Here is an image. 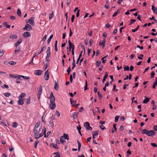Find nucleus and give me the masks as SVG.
Masks as SVG:
<instances>
[{
    "label": "nucleus",
    "mask_w": 157,
    "mask_h": 157,
    "mask_svg": "<svg viewBox=\"0 0 157 157\" xmlns=\"http://www.w3.org/2000/svg\"><path fill=\"white\" fill-rule=\"evenodd\" d=\"M20 77H22L23 78L25 79H29V77L24 76L23 75H20Z\"/></svg>",
    "instance_id": "obj_46"
},
{
    "label": "nucleus",
    "mask_w": 157,
    "mask_h": 157,
    "mask_svg": "<svg viewBox=\"0 0 157 157\" xmlns=\"http://www.w3.org/2000/svg\"><path fill=\"white\" fill-rule=\"evenodd\" d=\"M18 125V124L16 122H14L13 123V127L14 128H16Z\"/></svg>",
    "instance_id": "obj_48"
},
{
    "label": "nucleus",
    "mask_w": 157,
    "mask_h": 157,
    "mask_svg": "<svg viewBox=\"0 0 157 157\" xmlns=\"http://www.w3.org/2000/svg\"><path fill=\"white\" fill-rule=\"evenodd\" d=\"M124 71H128L129 70V67L128 66H125L124 65Z\"/></svg>",
    "instance_id": "obj_39"
},
{
    "label": "nucleus",
    "mask_w": 157,
    "mask_h": 157,
    "mask_svg": "<svg viewBox=\"0 0 157 157\" xmlns=\"http://www.w3.org/2000/svg\"><path fill=\"white\" fill-rule=\"evenodd\" d=\"M4 95L6 97H9L11 95V94L10 93H6L4 94Z\"/></svg>",
    "instance_id": "obj_35"
},
{
    "label": "nucleus",
    "mask_w": 157,
    "mask_h": 157,
    "mask_svg": "<svg viewBox=\"0 0 157 157\" xmlns=\"http://www.w3.org/2000/svg\"><path fill=\"white\" fill-rule=\"evenodd\" d=\"M35 17H31L29 19L28 22L31 25L34 26V21Z\"/></svg>",
    "instance_id": "obj_5"
},
{
    "label": "nucleus",
    "mask_w": 157,
    "mask_h": 157,
    "mask_svg": "<svg viewBox=\"0 0 157 157\" xmlns=\"http://www.w3.org/2000/svg\"><path fill=\"white\" fill-rule=\"evenodd\" d=\"M53 16V13H51L49 14V19H51L52 18V17Z\"/></svg>",
    "instance_id": "obj_56"
},
{
    "label": "nucleus",
    "mask_w": 157,
    "mask_h": 157,
    "mask_svg": "<svg viewBox=\"0 0 157 157\" xmlns=\"http://www.w3.org/2000/svg\"><path fill=\"white\" fill-rule=\"evenodd\" d=\"M60 141L62 143H64L66 142V140L64 136H62L60 138Z\"/></svg>",
    "instance_id": "obj_20"
},
{
    "label": "nucleus",
    "mask_w": 157,
    "mask_h": 157,
    "mask_svg": "<svg viewBox=\"0 0 157 157\" xmlns=\"http://www.w3.org/2000/svg\"><path fill=\"white\" fill-rule=\"evenodd\" d=\"M102 36L103 37H104V39H105V40L106 37L107 35L106 33L105 32H104L102 34Z\"/></svg>",
    "instance_id": "obj_60"
},
{
    "label": "nucleus",
    "mask_w": 157,
    "mask_h": 157,
    "mask_svg": "<svg viewBox=\"0 0 157 157\" xmlns=\"http://www.w3.org/2000/svg\"><path fill=\"white\" fill-rule=\"evenodd\" d=\"M144 56V55L142 54H140V56H138V58L140 60H142L143 59L142 57Z\"/></svg>",
    "instance_id": "obj_51"
},
{
    "label": "nucleus",
    "mask_w": 157,
    "mask_h": 157,
    "mask_svg": "<svg viewBox=\"0 0 157 157\" xmlns=\"http://www.w3.org/2000/svg\"><path fill=\"white\" fill-rule=\"evenodd\" d=\"M78 113L74 112L72 114V116L75 119H76L77 117Z\"/></svg>",
    "instance_id": "obj_24"
},
{
    "label": "nucleus",
    "mask_w": 157,
    "mask_h": 157,
    "mask_svg": "<svg viewBox=\"0 0 157 157\" xmlns=\"http://www.w3.org/2000/svg\"><path fill=\"white\" fill-rule=\"evenodd\" d=\"M20 52V48H16L14 50V53L13 55L14 56H17V54H18Z\"/></svg>",
    "instance_id": "obj_10"
},
{
    "label": "nucleus",
    "mask_w": 157,
    "mask_h": 157,
    "mask_svg": "<svg viewBox=\"0 0 157 157\" xmlns=\"http://www.w3.org/2000/svg\"><path fill=\"white\" fill-rule=\"evenodd\" d=\"M108 75L107 72H105V75L103 77V78L102 79V81L103 83H104L105 81L106 78L108 77Z\"/></svg>",
    "instance_id": "obj_18"
},
{
    "label": "nucleus",
    "mask_w": 157,
    "mask_h": 157,
    "mask_svg": "<svg viewBox=\"0 0 157 157\" xmlns=\"http://www.w3.org/2000/svg\"><path fill=\"white\" fill-rule=\"evenodd\" d=\"M108 55L105 56L104 57H103L102 58L101 60L102 61V63H105V62L106 61V57L108 56Z\"/></svg>",
    "instance_id": "obj_31"
},
{
    "label": "nucleus",
    "mask_w": 157,
    "mask_h": 157,
    "mask_svg": "<svg viewBox=\"0 0 157 157\" xmlns=\"http://www.w3.org/2000/svg\"><path fill=\"white\" fill-rule=\"evenodd\" d=\"M70 102L72 105L73 106H75V105H76V104L77 102V101L76 100H74V101H73V100H72V99L71 98H70Z\"/></svg>",
    "instance_id": "obj_17"
},
{
    "label": "nucleus",
    "mask_w": 157,
    "mask_h": 157,
    "mask_svg": "<svg viewBox=\"0 0 157 157\" xmlns=\"http://www.w3.org/2000/svg\"><path fill=\"white\" fill-rule=\"evenodd\" d=\"M9 76L11 78H17L18 79H20V75H17L16 74L13 75L10 74L9 75Z\"/></svg>",
    "instance_id": "obj_11"
},
{
    "label": "nucleus",
    "mask_w": 157,
    "mask_h": 157,
    "mask_svg": "<svg viewBox=\"0 0 157 157\" xmlns=\"http://www.w3.org/2000/svg\"><path fill=\"white\" fill-rule=\"evenodd\" d=\"M40 121H38L37 122L35 125L33 130V132L34 133V136L36 139H38L42 136L44 135L42 133L39 134L42 127L40 125Z\"/></svg>",
    "instance_id": "obj_1"
},
{
    "label": "nucleus",
    "mask_w": 157,
    "mask_h": 157,
    "mask_svg": "<svg viewBox=\"0 0 157 157\" xmlns=\"http://www.w3.org/2000/svg\"><path fill=\"white\" fill-rule=\"evenodd\" d=\"M100 128L102 130H104L105 128L102 125H101L100 126Z\"/></svg>",
    "instance_id": "obj_59"
},
{
    "label": "nucleus",
    "mask_w": 157,
    "mask_h": 157,
    "mask_svg": "<svg viewBox=\"0 0 157 157\" xmlns=\"http://www.w3.org/2000/svg\"><path fill=\"white\" fill-rule=\"evenodd\" d=\"M92 135L93 136H94L97 137L98 135V131H96L93 132H92Z\"/></svg>",
    "instance_id": "obj_23"
},
{
    "label": "nucleus",
    "mask_w": 157,
    "mask_h": 157,
    "mask_svg": "<svg viewBox=\"0 0 157 157\" xmlns=\"http://www.w3.org/2000/svg\"><path fill=\"white\" fill-rule=\"evenodd\" d=\"M42 71L40 70H35L34 71V74L36 75H40L42 74Z\"/></svg>",
    "instance_id": "obj_13"
},
{
    "label": "nucleus",
    "mask_w": 157,
    "mask_h": 157,
    "mask_svg": "<svg viewBox=\"0 0 157 157\" xmlns=\"http://www.w3.org/2000/svg\"><path fill=\"white\" fill-rule=\"evenodd\" d=\"M56 105L55 102L50 103V108L52 109H54L56 107Z\"/></svg>",
    "instance_id": "obj_14"
},
{
    "label": "nucleus",
    "mask_w": 157,
    "mask_h": 157,
    "mask_svg": "<svg viewBox=\"0 0 157 157\" xmlns=\"http://www.w3.org/2000/svg\"><path fill=\"white\" fill-rule=\"evenodd\" d=\"M49 74L48 71V70L46 71L44 75V79L46 80H48L49 78Z\"/></svg>",
    "instance_id": "obj_8"
},
{
    "label": "nucleus",
    "mask_w": 157,
    "mask_h": 157,
    "mask_svg": "<svg viewBox=\"0 0 157 157\" xmlns=\"http://www.w3.org/2000/svg\"><path fill=\"white\" fill-rule=\"evenodd\" d=\"M49 123L50 125V127H51L52 128L54 126V125L52 120H51L50 121Z\"/></svg>",
    "instance_id": "obj_32"
},
{
    "label": "nucleus",
    "mask_w": 157,
    "mask_h": 157,
    "mask_svg": "<svg viewBox=\"0 0 157 157\" xmlns=\"http://www.w3.org/2000/svg\"><path fill=\"white\" fill-rule=\"evenodd\" d=\"M39 143V141L38 140H37L34 143V147L36 149L37 147V144L38 143Z\"/></svg>",
    "instance_id": "obj_33"
},
{
    "label": "nucleus",
    "mask_w": 157,
    "mask_h": 157,
    "mask_svg": "<svg viewBox=\"0 0 157 157\" xmlns=\"http://www.w3.org/2000/svg\"><path fill=\"white\" fill-rule=\"evenodd\" d=\"M50 103L55 102V98L52 93L50 94Z\"/></svg>",
    "instance_id": "obj_6"
},
{
    "label": "nucleus",
    "mask_w": 157,
    "mask_h": 157,
    "mask_svg": "<svg viewBox=\"0 0 157 157\" xmlns=\"http://www.w3.org/2000/svg\"><path fill=\"white\" fill-rule=\"evenodd\" d=\"M93 43V41L92 39H90L89 41V44L90 47H91Z\"/></svg>",
    "instance_id": "obj_58"
},
{
    "label": "nucleus",
    "mask_w": 157,
    "mask_h": 157,
    "mask_svg": "<svg viewBox=\"0 0 157 157\" xmlns=\"http://www.w3.org/2000/svg\"><path fill=\"white\" fill-rule=\"evenodd\" d=\"M75 60L74 59V56H73V63H72V69H74L75 68V67L76 66V64L75 63Z\"/></svg>",
    "instance_id": "obj_21"
},
{
    "label": "nucleus",
    "mask_w": 157,
    "mask_h": 157,
    "mask_svg": "<svg viewBox=\"0 0 157 157\" xmlns=\"http://www.w3.org/2000/svg\"><path fill=\"white\" fill-rule=\"evenodd\" d=\"M46 129L45 126H44L43 128V131L44 132V134H45L44 137H46Z\"/></svg>",
    "instance_id": "obj_41"
},
{
    "label": "nucleus",
    "mask_w": 157,
    "mask_h": 157,
    "mask_svg": "<svg viewBox=\"0 0 157 157\" xmlns=\"http://www.w3.org/2000/svg\"><path fill=\"white\" fill-rule=\"evenodd\" d=\"M46 48H47V46H43L41 48V50L40 51V52H38V54H40L42 52H43V50H45L46 49Z\"/></svg>",
    "instance_id": "obj_26"
},
{
    "label": "nucleus",
    "mask_w": 157,
    "mask_h": 157,
    "mask_svg": "<svg viewBox=\"0 0 157 157\" xmlns=\"http://www.w3.org/2000/svg\"><path fill=\"white\" fill-rule=\"evenodd\" d=\"M101 63V61H100L97 60L96 62V65L97 67H99L100 66V65Z\"/></svg>",
    "instance_id": "obj_45"
},
{
    "label": "nucleus",
    "mask_w": 157,
    "mask_h": 157,
    "mask_svg": "<svg viewBox=\"0 0 157 157\" xmlns=\"http://www.w3.org/2000/svg\"><path fill=\"white\" fill-rule=\"evenodd\" d=\"M31 101V98L30 96L28 98H27L26 100V104L27 105L30 104V102Z\"/></svg>",
    "instance_id": "obj_28"
},
{
    "label": "nucleus",
    "mask_w": 157,
    "mask_h": 157,
    "mask_svg": "<svg viewBox=\"0 0 157 157\" xmlns=\"http://www.w3.org/2000/svg\"><path fill=\"white\" fill-rule=\"evenodd\" d=\"M22 36L24 38H26L27 37L31 36V34L29 32H26L23 33Z\"/></svg>",
    "instance_id": "obj_7"
},
{
    "label": "nucleus",
    "mask_w": 157,
    "mask_h": 157,
    "mask_svg": "<svg viewBox=\"0 0 157 157\" xmlns=\"http://www.w3.org/2000/svg\"><path fill=\"white\" fill-rule=\"evenodd\" d=\"M23 29L27 31H30L32 29V27L29 24H27L23 28Z\"/></svg>",
    "instance_id": "obj_4"
},
{
    "label": "nucleus",
    "mask_w": 157,
    "mask_h": 157,
    "mask_svg": "<svg viewBox=\"0 0 157 157\" xmlns=\"http://www.w3.org/2000/svg\"><path fill=\"white\" fill-rule=\"evenodd\" d=\"M49 59H45V61L44 62V65H45V63H48Z\"/></svg>",
    "instance_id": "obj_55"
},
{
    "label": "nucleus",
    "mask_w": 157,
    "mask_h": 157,
    "mask_svg": "<svg viewBox=\"0 0 157 157\" xmlns=\"http://www.w3.org/2000/svg\"><path fill=\"white\" fill-rule=\"evenodd\" d=\"M84 125L87 130H92V128L90 126V124L88 122H85L84 124Z\"/></svg>",
    "instance_id": "obj_2"
},
{
    "label": "nucleus",
    "mask_w": 157,
    "mask_h": 157,
    "mask_svg": "<svg viewBox=\"0 0 157 157\" xmlns=\"http://www.w3.org/2000/svg\"><path fill=\"white\" fill-rule=\"evenodd\" d=\"M53 36V35L52 34L50 36L49 38L47 40V43L48 44H49L50 43L51 39L52 38Z\"/></svg>",
    "instance_id": "obj_27"
},
{
    "label": "nucleus",
    "mask_w": 157,
    "mask_h": 157,
    "mask_svg": "<svg viewBox=\"0 0 157 157\" xmlns=\"http://www.w3.org/2000/svg\"><path fill=\"white\" fill-rule=\"evenodd\" d=\"M81 54H80V55H79V56L78 58V59H77V62H76L77 64H78V63L79 61V59H80L81 58Z\"/></svg>",
    "instance_id": "obj_52"
},
{
    "label": "nucleus",
    "mask_w": 157,
    "mask_h": 157,
    "mask_svg": "<svg viewBox=\"0 0 157 157\" xmlns=\"http://www.w3.org/2000/svg\"><path fill=\"white\" fill-rule=\"evenodd\" d=\"M155 75V73L154 71H152L151 73V78H153L154 77V76Z\"/></svg>",
    "instance_id": "obj_63"
},
{
    "label": "nucleus",
    "mask_w": 157,
    "mask_h": 157,
    "mask_svg": "<svg viewBox=\"0 0 157 157\" xmlns=\"http://www.w3.org/2000/svg\"><path fill=\"white\" fill-rule=\"evenodd\" d=\"M57 40H56V41H55V51H56V52H57L58 50V48H57Z\"/></svg>",
    "instance_id": "obj_43"
},
{
    "label": "nucleus",
    "mask_w": 157,
    "mask_h": 157,
    "mask_svg": "<svg viewBox=\"0 0 157 157\" xmlns=\"http://www.w3.org/2000/svg\"><path fill=\"white\" fill-rule=\"evenodd\" d=\"M139 28V26L138 25L137 27L134 29H132V31L133 32H136Z\"/></svg>",
    "instance_id": "obj_49"
},
{
    "label": "nucleus",
    "mask_w": 157,
    "mask_h": 157,
    "mask_svg": "<svg viewBox=\"0 0 157 157\" xmlns=\"http://www.w3.org/2000/svg\"><path fill=\"white\" fill-rule=\"evenodd\" d=\"M119 118V116H117L115 117L114 121L115 122H117Z\"/></svg>",
    "instance_id": "obj_47"
},
{
    "label": "nucleus",
    "mask_w": 157,
    "mask_h": 157,
    "mask_svg": "<svg viewBox=\"0 0 157 157\" xmlns=\"http://www.w3.org/2000/svg\"><path fill=\"white\" fill-rule=\"evenodd\" d=\"M147 130L146 129H143L142 131H141V133L142 134H145L146 135V133H147Z\"/></svg>",
    "instance_id": "obj_38"
},
{
    "label": "nucleus",
    "mask_w": 157,
    "mask_h": 157,
    "mask_svg": "<svg viewBox=\"0 0 157 157\" xmlns=\"http://www.w3.org/2000/svg\"><path fill=\"white\" fill-rule=\"evenodd\" d=\"M5 51L4 50H0V57H2L5 53Z\"/></svg>",
    "instance_id": "obj_34"
},
{
    "label": "nucleus",
    "mask_w": 157,
    "mask_h": 157,
    "mask_svg": "<svg viewBox=\"0 0 157 157\" xmlns=\"http://www.w3.org/2000/svg\"><path fill=\"white\" fill-rule=\"evenodd\" d=\"M68 43L69 45V51L70 52L71 49H72V48H74V46L70 40L68 41Z\"/></svg>",
    "instance_id": "obj_15"
},
{
    "label": "nucleus",
    "mask_w": 157,
    "mask_h": 157,
    "mask_svg": "<svg viewBox=\"0 0 157 157\" xmlns=\"http://www.w3.org/2000/svg\"><path fill=\"white\" fill-rule=\"evenodd\" d=\"M20 44V39H19L14 44L15 46L17 48V47Z\"/></svg>",
    "instance_id": "obj_42"
},
{
    "label": "nucleus",
    "mask_w": 157,
    "mask_h": 157,
    "mask_svg": "<svg viewBox=\"0 0 157 157\" xmlns=\"http://www.w3.org/2000/svg\"><path fill=\"white\" fill-rule=\"evenodd\" d=\"M63 136H64V137L65 139H66L67 140H68L69 139V136L67 134L64 133Z\"/></svg>",
    "instance_id": "obj_30"
},
{
    "label": "nucleus",
    "mask_w": 157,
    "mask_h": 157,
    "mask_svg": "<svg viewBox=\"0 0 157 157\" xmlns=\"http://www.w3.org/2000/svg\"><path fill=\"white\" fill-rule=\"evenodd\" d=\"M136 21V20L133 19H131L130 20V22L129 24V25H131L132 24L134 23Z\"/></svg>",
    "instance_id": "obj_44"
},
{
    "label": "nucleus",
    "mask_w": 157,
    "mask_h": 157,
    "mask_svg": "<svg viewBox=\"0 0 157 157\" xmlns=\"http://www.w3.org/2000/svg\"><path fill=\"white\" fill-rule=\"evenodd\" d=\"M97 93L98 96V98H99L100 99H101L102 97V94H101L100 92L99 91Z\"/></svg>",
    "instance_id": "obj_37"
},
{
    "label": "nucleus",
    "mask_w": 157,
    "mask_h": 157,
    "mask_svg": "<svg viewBox=\"0 0 157 157\" xmlns=\"http://www.w3.org/2000/svg\"><path fill=\"white\" fill-rule=\"evenodd\" d=\"M17 35L15 34L14 35H11L10 36V39H15L17 38Z\"/></svg>",
    "instance_id": "obj_25"
},
{
    "label": "nucleus",
    "mask_w": 157,
    "mask_h": 157,
    "mask_svg": "<svg viewBox=\"0 0 157 157\" xmlns=\"http://www.w3.org/2000/svg\"><path fill=\"white\" fill-rule=\"evenodd\" d=\"M67 72L68 74V75H69L71 71V67L70 66H69L68 67V68L67 70Z\"/></svg>",
    "instance_id": "obj_57"
},
{
    "label": "nucleus",
    "mask_w": 157,
    "mask_h": 157,
    "mask_svg": "<svg viewBox=\"0 0 157 157\" xmlns=\"http://www.w3.org/2000/svg\"><path fill=\"white\" fill-rule=\"evenodd\" d=\"M145 98L144 99L143 101V103H144L147 104L149 101V98H148L146 97V96L145 97Z\"/></svg>",
    "instance_id": "obj_19"
},
{
    "label": "nucleus",
    "mask_w": 157,
    "mask_h": 157,
    "mask_svg": "<svg viewBox=\"0 0 157 157\" xmlns=\"http://www.w3.org/2000/svg\"><path fill=\"white\" fill-rule=\"evenodd\" d=\"M9 63L11 65H14L16 64V62L13 61H11L9 62Z\"/></svg>",
    "instance_id": "obj_50"
},
{
    "label": "nucleus",
    "mask_w": 157,
    "mask_h": 157,
    "mask_svg": "<svg viewBox=\"0 0 157 157\" xmlns=\"http://www.w3.org/2000/svg\"><path fill=\"white\" fill-rule=\"evenodd\" d=\"M3 25L6 27L7 28H10V25L7 24V22H4L3 23Z\"/></svg>",
    "instance_id": "obj_29"
},
{
    "label": "nucleus",
    "mask_w": 157,
    "mask_h": 157,
    "mask_svg": "<svg viewBox=\"0 0 157 157\" xmlns=\"http://www.w3.org/2000/svg\"><path fill=\"white\" fill-rule=\"evenodd\" d=\"M105 39H103V40H102V42H101V41H100L99 43V45L100 46L102 45V48H104L105 46Z\"/></svg>",
    "instance_id": "obj_12"
},
{
    "label": "nucleus",
    "mask_w": 157,
    "mask_h": 157,
    "mask_svg": "<svg viewBox=\"0 0 157 157\" xmlns=\"http://www.w3.org/2000/svg\"><path fill=\"white\" fill-rule=\"evenodd\" d=\"M25 99H20V105H22L24 103Z\"/></svg>",
    "instance_id": "obj_53"
},
{
    "label": "nucleus",
    "mask_w": 157,
    "mask_h": 157,
    "mask_svg": "<svg viewBox=\"0 0 157 157\" xmlns=\"http://www.w3.org/2000/svg\"><path fill=\"white\" fill-rule=\"evenodd\" d=\"M56 114L57 115V117H59L60 116V114L59 113V112L58 111V110H56Z\"/></svg>",
    "instance_id": "obj_62"
},
{
    "label": "nucleus",
    "mask_w": 157,
    "mask_h": 157,
    "mask_svg": "<svg viewBox=\"0 0 157 157\" xmlns=\"http://www.w3.org/2000/svg\"><path fill=\"white\" fill-rule=\"evenodd\" d=\"M151 145L153 147H157V145L156 144L154 143H151Z\"/></svg>",
    "instance_id": "obj_61"
},
{
    "label": "nucleus",
    "mask_w": 157,
    "mask_h": 157,
    "mask_svg": "<svg viewBox=\"0 0 157 157\" xmlns=\"http://www.w3.org/2000/svg\"><path fill=\"white\" fill-rule=\"evenodd\" d=\"M120 9H118L117 10V11L114 13L113 14V17H115L120 12Z\"/></svg>",
    "instance_id": "obj_22"
},
{
    "label": "nucleus",
    "mask_w": 157,
    "mask_h": 157,
    "mask_svg": "<svg viewBox=\"0 0 157 157\" xmlns=\"http://www.w3.org/2000/svg\"><path fill=\"white\" fill-rule=\"evenodd\" d=\"M26 96V94L24 93H22L20 94V99H23Z\"/></svg>",
    "instance_id": "obj_36"
},
{
    "label": "nucleus",
    "mask_w": 157,
    "mask_h": 157,
    "mask_svg": "<svg viewBox=\"0 0 157 157\" xmlns=\"http://www.w3.org/2000/svg\"><path fill=\"white\" fill-rule=\"evenodd\" d=\"M52 147L54 148L55 149H58V147H57V145L56 144H52L51 145Z\"/></svg>",
    "instance_id": "obj_40"
},
{
    "label": "nucleus",
    "mask_w": 157,
    "mask_h": 157,
    "mask_svg": "<svg viewBox=\"0 0 157 157\" xmlns=\"http://www.w3.org/2000/svg\"><path fill=\"white\" fill-rule=\"evenodd\" d=\"M146 135L149 136H153L155 134V132L153 130L147 131Z\"/></svg>",
    "instance_id": "obj_3"
},
{
    "label": "nucleus",
    "mask_w": 157,
    "mask_h": 157,
    "mask_svg": "<svg viewBox=\"0 0 157 157\" xmlns=\"http://www.w3.org/2000/svg\"><path fill=\"white\" fill-rule=\"evenodd\" d=\"M59 84L58 81H55L54 84V89L56 90H57L59 89Z\"/></svg>",
    "instance_id": "obj_16"
},
{
    "label": "nucleus",
    "mask_w": 157,
    "mask_h": 157,
    "mask_svg": "<svg viewBox=\"0 0 157 157\" xmlns=\"http://www.w3.org/2000/svg\"><path fill=\"white\" fill-rule=\"evenodd\" d=\"M155 81L153 83V84L154 85H155L156 86H157V78H155Z\"/></svg>",
    "instance_id": "obj_64"
},
{
    "label": "nucleus",
    "mask_w": 157,
    "mask_h": 157,
    "mask_svg": "<svg viewBox=\"0 0 157 157\" xmlns=\"http://www.w3.org/2000/svg\"><path fill=\"white\" fill-rule=\"evenodd\" d=\"M110 78L112 80V81H111L110 82V83L111 84L112 82H113L114 81V79L113 78V76L112 75H110Z\"/></svg>",
    "instance_id": "obj_54"
},
{
    "label": "nucleus",
    "mask_w": 157,
    "mask_h": 157,
    "mask_svg": "<svg viewBox=\"0 0 157 157\" xmlns=\"http://www.w3.org/2000/svg\"><path fill=\"white\" fill-rule=\"evenodd\" d=\"M42 92V87L41 85L38 88L37 93L38 95H41Z\"/></svg>",
    "instance_id": "obj_9"
}]
</instances>
